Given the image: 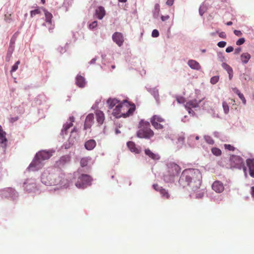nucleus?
Listing matches in <instances>:
<instances>
[{
	"instance_id": "58836bf2",
	"label": "nucleus",
	"mask_w": 254,
	"mask_h": 254,
	"mask_svg": "<svg viewBox=\"0 0 254 254\" xmlns=\"http://www.w3.org/2000/svg\"><path fill=\"white\" fill-rule=\"evenodd\" d=\"M211 152L212 153L216 155V156H219L221 154V151L220 149L216 148V147H213L211 148Z\"/></svg>"
},
{
	"instance_id": "0eeeda50",
	"label": "nucleus",
	"mask_w": 254,
	"mask_h": 254,
	"mask_svg": "<svg viewBox=\"0 0 254 254\" xmlns=\"http://www.w3.org/2000/svg\"><path fill=\"white\" fill-rule=\"evenodd\" d=\"M140 129L137 132V136L139 138L149 139L152 137L154 132L150 128V123L144 120H141L139 123Z\"/></svg>"
},
{
	"instance_id": "1a4fd4ad",
	"label": "nucleus",
	"mask_w": 254,
	"mask_h": 254,
	"mask_svg": "<svg viewBox=\"0 0 254 254\" xmlns=\"http://www.w3.org/2000/svg\"><path fill=\"white\" fill-rule=\"evenodd\" d=\"M201 101L202 100H197L196 99H193L190 100L186 102L185 104V107L190 115L194 116L195 115L192 109L197 108Z\"/></svg>"
},
{
	"instance_id": "4d7b16f0",
	"label": "nucleus",
	"mask_w": 254,
	"mask_h": 254,
	"mask_svg": "<svg viewBox=\"0 0 254 254\" xmlns=\"http://www.w3.org/2000/svg\"><path fill=\"white\" fill-rule=\"evenodd\" d=\"M216 33L219 34V36L223 39H225L226 38V34L224 32H219L218 31H216Z\"/></svg>"
},
{
	"instance_id": "13d9d810",
	"label": "nucleus",
	"mask_w": 254,
	"mask_h": 254,
	"mask_svg": "<svg viewBox=\"0 0 254 254\" xmlns=\"http://www.w3.org/2000/svg\"><path fill=\"white\" fill-rule=\"evenodd\" d=\"M14 50V45H9L7 52H9V54H12Z\"/></svg>"
},
{
	"instance_id": "f3484780",
	"label": "nucleus",
	"mask_w": 254,
	"mask_h": 254,
	"mask_svg": "<svg viewBox=\"0 0 254 254\" xmlns=\"http://www.w3.org/2000/svg\"><path fill=\"white\" fill-rule=\"evenodd\" d=\"M199 137L198 135H190L188 138V144L191 147H194L198 144V140Z\"/></svg>"
},
{
	"instance_id": "412c9836",
	"label": "nucleus",
	"mask_w": 254,
	"mask_h": 254,
	"mask_svg": "<svg viewBox=\"0 0 254 254\" xmlns=\"http://www.w3.org/2000/svg\"><path fill=\"white\" fill-rule=\"evenodd\" d=\"M147 90L153 96L156 103H160V99L158 89L156 87L147 88Z\"/></svg>"
},
{
	"instance_id": "09e8293b",
	"label": "nucleus",
	"mask_w": 254,
	"mask_h": 254,
	"mask_svg": "<svg viewBox=\"0 0 254 254\" xmlns=\"http://www.w3.org/2000/svg\"><path fill=\"white\" fill-rule=\"evenodd\" d=\"M40 10L39 9H36L33 10L31 11L30 14L31 16L33 17L35 16L36 14L40 13Z\"/></svg>"
},
{
	"instance_id": "a211bd4d",
	"label": "nucleus",
	"mask_w": 254,
	"mask_h": 254,
	"mask_svg": "<svg viewBox=\"0 0 254 254\" xmlns=\"http://www.w3.org/2000/svg\"><path fill=\"white\" fill-rule=\"evenodd\" d=\"M94 122V117L93 114H88L85 119L84 128L85 129L90 128Z\"/></svg>"
},
{
	"instance_id": "37998d69",
	"label": "nucleus",
	"mask_w": 254,
	"mask_h": 254,
	"mask_svg": "<svg viewBox=\"0 0 254 254\" xmlns=\"http://www.w3.org/2000/svg\"><path fill=\"white\" fill-rule=\"evenodd\" d=\"M219 79V76H214L211 78L210 79V83L212 84H215L216 83H217Z\"/></svg>"
},
{
	"instance_id": "0e129e2a",
	"label": "nucleus",
	"mask_w": 254,
	"mask_h": 254,
	"mask_svg": "<svg viewBox=\"0 0 254 254\" xmlns=\"http://www.w3.org/2000/svg\"><path fill=\"white\" fill-rule=\"evenodd\" d=\"M234 33L235 35L237 36H241L242 35V33L240 30H235L234 31Z\"/></svg>"
},
{
	"instance_id": "49530a36",
	"label": "nucleus",
	"mask_w": 254,
	"mask_h": 254,
	"mask_svg": "<svg viewBox=\"0 0 254 254\" xmlns=\"http://www.w3.org/2000/svg\"><path fill=\"white\" fill-rule=\"evenodd\" d=\"M97 26V21H94L91 23L89 24V28L90 29L93 30L95 29Z\"/></svg>"
},
{
	"instance_id": "aec40b11",
	"label": "nucleus",
	"mask_w": 254,
	"mask_h": 254,
	"mask_svg": "<svg viewBox=\"0 0 254 254\" xmlns=\"http://www.w3.org/2000/svg\"><path fill=\"white\" fill-rule=\"evenodd\" d=\"M128 149L132 153L139 154L141 151V147H136L135 144L132 141H128L127 143Z\"/></svg>"
},
{
	"instance_id": "5fc2aeb1",
	"label": "nucleus",
	"mask_w": 254,
	"mask_h": 254,
	"mask_svg": "<svg viewBox=\"0 0 254 254\" xmlns=\"http://www.w3.org/2000/svg\"><path fill=\"white\" fill-rule=\"evenodd\" d=\"M176 100L177 102L179 104H184L185 103V99L182 97H177L176 98Z\"/></svg>"
},
{
	"instance_id": "dca6fc26",
	"label": "nucleus",
	"mask_w": 254,
	"mask_h": 254,
	"mask_svg": "<svg viewBox=\"0 0 254 254\" xmlns=\"http://www.w3.org/2000/svg\"><path fill=\"white\" fill-rule=\"evenodd\" d=\"M105 14L106 11L104 7L102 6H99L97 7L95 10L94 16L100 20H101L105 15Z\"/></svg>"
},
{
	"instance_id": "9d476101",
	"label": "nucleus",
	"mask_w": 254,
	"mask_h": 254,
	"mask_svg": "<svg viewBox=\"0 0 254 254\" xmlns=\"http://www.w3.org/2000/svg\"><path fill=\"white\" fill-rule=\"evenodd\" d=\"M23 188L28 192H34L37 190L36 181L34 179H28L23 183Z\"/></svg>"
},
{
	"instance_id": "b1692460",
	"label": "nucleus",
	"mask_w": 254,
	"mask_h": 254,
	"mask_svg": "<svg viewBox=\"0 0 254 254\" xmlns=\"http://www.w3.org/2000/svg\"><path fill=\"white\" fill-rule=\"evenodd\" d=\"M69 123H66L63 126V128L61 130V134L63 135L64 134H66V131L68 128H69L71 126H72V123L74 121V118L73 117H69Z\"/></svg>"
},
{
	"instance_id": "f704fd0d",
	"label": "nucleus",
	"mask_w": 254,
	"mask_h": 254,
	"mask_svg": "<svg viewBox=\"0 0 254 254\" xmlns=\"http://www.w3.org/2000/svg\"><path fill=\"white\" fill-rule=\"evenodd\" d=\"M185 140V136L184 135H181L179 136L177 139V143L178 144V146L182 147L184 144Z\"/></svg>"
},
{
	"instance_id": "6e6d98bb",
	"label": "nucleus",
	"mask_w": 254,
	"mask_h": 254,
	"mask_svg": "<svg viewBox=\"0 0 254 254\" xmlns=\"http://www.w3.org/2000/svg\"><path fill=\"white\" fill-rule=\"evenodd\" d=\"M226 45V42L225 41H220L217 43V46L220 48H224Z\"/></svg>"
},
{
	"instance_id": "338daca9",
	"label": "nucleus",
	"mask_w": 254,
	"mask_h": 254,
	"mask_svg": "<svg viewBox=\"0 0 254 254\" xmlns=\"http://www.w3.org/2000/svg\"><path fill=\"white\" fill-rule=\"evenodd\" d=\"M234 50V48L232 46H229L226 49V52L227 53H230Z\"/></svg>"
},
{
	"instance_id": "7ed1b4c3",
	"label": "nucleus",
	"mask_w": 254,
	"mask_h": 254,
	"mask_svg": "<svg viewBox=\"0 0 254 254\" xmlns=\"http://www.w3.org/2000/svg\"><path fill=\"white\" fill-rule=\"evenodd\" d=\"M54 152H55V150L53 149L40 151L36 154L27 169L30 171H36L39 170L44 166V161L49 159Z\"/></svg>"
},
{
	"instance_id": "bb28decb",
	"label": "nucleus",
	"mask_w": 254,
	"mask_h": 254,
	"mask_svg": "<svg viewBox=\"0 0 254 254\" xmlns=\"http://www.w3.org/2000/svg\"><path fill=\"white\" fill-rule=\"evenodd\" d=\"M96 146V142L95 140L91 139L86 141L84 143V147L88 150H93Z\"/></svg>"
},
{
	"instance_id": "e433bc0d",
	"label": "nucleus",
	"mask_w": 254,
	"mask_h": 254,
	"mask_svg": "<svg viewBox=\"0 0 254 254\" xmlns=\"http://www.w3.org/2000/svg\"><path fill=\"white\" fill-rule=\"evenodd\" d=\"M152 126L157 129H161L163 128V126L155 121H150Z\"/></svg>"
},
{
	"instance_id": "39448f33",
	"label": "nucleus",
	"mask_w": 254,
	"mask_h": 254,
	"mask_svg": "<svg viewBox=\"0 0 254 254\" xmlns=\"http://www.w3.org/2000/svg\"><path fill=\"white\" fill-rule=\"evenodd\" d=\"M181 171L180 167L174 162L167 164V169L163 175V180L166 183H173L175 182Z\"/></svg>"
},
{
	"instance_id": "79ce46f5",
	"label": "nucleus",
	"mask_w": 254,
	"mask_h": 254,
	"mask_svg": "<svg viewBox=\"0 0 254 254\" xmlns=\"http://www.w3.org/2000/svg\"><path fill=\"white\" fill-rule=\"evenodd\" d=\"M20 62L19 61H17L12 66L11 69L10 70L11 72H15L18 67V65L20 64Z\"/></svg>"
},
{
	"instance_id": "5701e85b",
	"label": "nucleus",
	"mask_w": 254,
	"mask_h": 254,
	"mask_svg": "<svg viewBox=\"0 0 254 254\" xmlns=\"http://www.w3.org/2000/svg\"><path fill=\"white\" fill-rule=\"evenodd\" d=\"M187 64L192 69L200 70L201 68L200 64L195 60H190L188 61Z\"/></svg>"
},
{
	"instance_id": "e2e57ef3",
	"label": "nucleus",
	"mask_w": 254,
	"mask_h": 254,
	"mask_svg": "<svg viewBox=\"0 0 254 254\" xmlns=\"http://www.w3.org/2000/svg\"><path fill=\"white\" fill-rule=\"evenodd\" d=\"M169 18H170V16L168 15H167L165 16L162 15L161 16V19L162 21H163L167 20L168 19H169Z\"/></svg>"
},
{
	"instance_id": "f257e3e1",
	"label": "nucleus",
	"mask_w": 254,
	"mask_h": 254,
	"mask_svg": "<svg viewBox=\"0 0 254 254\" xmlns=\"http://www.w3.org/2000/svg\"><path fill=\"white\" fill-rule=\"evenodd\" d=\"M71 174L65 175L54 168L45 170L41 175L42 183L46 186H59L60 188H67L70 187Z\"/></svg>"
},
{
	"instance_id": "4be33fe9",
	"label": "nucleus",
	"mask_w": 254,
	"mask_h": 254,
	"mask_svg": "<svg viewBox=\"0 0 254 254\" xmlns=\"http://www.w3.org/2000/svg\"><path fill=\"white\" fill-rule=\"evenodd\" d=\"M247 165L249 168L250 176L254 178V159L247 160Z\"/></svg>"
},
{
	"instance_id": "ddd939ff",
	"label": "nucleus",
	"mask_w": 254,
	"mask_h": 254,
	"mask_svg": "<svg viewBox=\"0 0 254 254\" xmlns=\"http://www.w3.org/2000/svg\"><path fill=\"white\" fill-rule=\"evenodd\" d=\"M76 131L75 130V129L74 128L71 131V134L68 138L67 142L65 143L63 145V147H64V148L65 149L69 148L76 142Z\"/></svg>"
},
{
	"instance_id": "c756f323",
	"label": "nucleus",
	"mask_w": 254,
	"mask_h": 254,
	"mask_svg": "<svg viewBox=\"0 0 254 254\" xmlns=\"http://www.w3.org/2000/svg\"><path fill=\"white\" fill-rule=\"evenodd\" d=\"M251 58V55L248 53H243L240 56L241 63L243 64H247Z\"/></svg>"
},
{
	"instance_id": "603ef678",
	"label": "nucleus",
	"mask_w": 254,
	"mask_h": 254,
	"mask_svg": "<svg viewBox=\"0 0 254 254\" xmlns=\"http://www.w3.org/2000/svg\"><path fill=\"white\" fill-rule=\"evenodd\" d=\"M151 35L154 38L158 37L159 35V31L157 29H154L152 32Z\"/></svg>"
},
{
	"instance_id": "ea45409f",
	"label": "nucleus",
	"mask_w": 254,
	"mask_h": 254,
	"mask_svg": "<svg viewBox=\"0 0 254 254\" xmlns=\"http://www.w3.org/2000/svg\"><path fill=\"white\" fill-rule=\"evenodd\" d=\"M204 138L205 141L209 144H213L214 143L213 139L210 136L205 135L204 136Z\"/></svg>"
},
{
	"instance_id": "7c9ffc66",
	"label": "nucleus",
	"mask_w": 254,
	"mask_h": 254,
	"mask_svg": "<svg viewBox=\"0 0 254 254\" xmlns=\"http://www.w3.org/2000/svg\"><path fill=\"white\" fill-rule=\"evenodd\" d=\"M70 161V157L69 156L65 155L61 157L60 160L57 162L58 165L64 166Z\"/></svg>"
},
{
	"instance_id": "6e6552de",
	"label": "nucleus",
	"mask_w": 254,
	"mask_h": 254,
	"mask_svg": "<svg viewBox=\"0 0 254 254\" xmlns=\"http://www.w3.org/2000/svg\"><path fill=\"white\" fill-rule=\"evenodd\" d=\"M230 164L231 168L238 169H243L246 178L248 176L247 168L245 166L243 159L239 156L232 155L230 158Z\"/></svg>"
},
{
	"instance_id": "a878e982",
	"label": "nucleus",
	"mask_w": 254,
	"mask_h": 254,
	"mask_svg": "<svg viewBox=\"0 0 254 254\" xmlns=\"http://www.w3.org/2000/svg\"><path fill=\"white\" fill-rule=\"evenodd\" d=\"M121 102L116 98H109L107 101V104L110 109H112L116 107L118 104H120Z\"/></svg>"
},
{
	"instance_id": "864d4df0",
	"label": "nucleus",
	"mask_w": 254,
	"mask_h": 254,
	"mask_svg": "<svg viewBox=\"0 0 254 254\" xmlns=\"http://www.w3.org/2000/svg\"><path fill=\"white\" fill-rule=\"evenodd\" d=\"M224 147L225 149L230 151H233L235 149V147L230 144H226L224 145Z\"/></svg>"
},
{
	"instance_id": "c9c22d12",
	"label": "nucleus",
	"mask_w": 254,
	"mask_h": 254,
	"mask_svg": "<svg viewBox=\"0 0 254 254\" xmlns=\"http://www.w3.org/2000/svg\"><path fill=\"white\" fill-rule=\"evenodd\" d=\"M151 121H155L157 123H161L164 122V120L163 118L157 115L153 116L151 119Z\"/></svg>"
},
{
	"instance_id": "20e7f679",
	"label": "nucleus",
	"mask_w": 254,
	"mask_h": 254,
	"mask_svg": "<svg viewBox=\"0 0 254 254\" xmlns=\"http://www.w3.org/2000/svg\"><path fill=\"white\" fill-rule=\"evenodd\" d=\"M113 109L112 115L116 118H127L132 114L135 110V106L134 104H130L127 100H124Z\"/></svg>"
},
{
	"instance_id": "052dcab7",
	"label": "nucleus",
	"mask_w": 254,
	"mask_h": 254,
	"mask_svg": "<svg viewBox=\"0 0 254 254\" xmlns=\"http://www.w3.org/2000/svg\"><path fill=\"white\" fill-rule=\"evenodd\" d=\"M15 41H16V37H15L14 36H13L10 40L9 45H14Z\"/></svg>"
},
{
	"instance_id": "2f4dec72",
	"label": "nucleus",
	"mask_w": 254,
	"mask_h": 254,
	"mask_svg": "<svg viewBox=\"0 0 254 254\" xmlns=\"http://www.w3.org/2000/svg\"><path fill=\"white\" fill-rule=\"evenodd\" d=\"M5 132L2 130V127L0 126V143L4 144V146H6V142L7 139L5 137Z\"/></svg>"
},
{
	"instance_id": "a18cd8bd",
	"label": "nucleus",
	"mask_w": 254,
	"mask_h": 254,
	"mask_svg": "<svg viewBox=\"0 0 254 254\" xmlns=\"http://www.w3.org/2000/svg\"><path fill=\"white\" fill-rule=\"evenodd\" d=\"M204 194V190H200L196 192L195 197L197 198H201Z\"/></svg>"
},
{
	"instance_id": "69168bd1",
	"label": "nucleus",
	"mask_w": 254,
	"mask_h": 254,
	"mask_svg": "<svg viewBox=\"0 0 254 254\" xmlns=\"http://www.w3.org/2000/svg\"><path fill=\"white\" fill-rule=\"evenodd\" d=\"M233 91L236 93L238 96L239 95V94L241 93V92L240 90L236 87H234L232 88Z\"/></svg>"
},
{
	"instance_id": "6ab92c4d",
	"label": "nucleus",
	"mask_w": 254,
	"mask_h": 254,
	"mask_svg": "<svg viewBox=\"0 0 254 254\" xmlns=\"http://www.w3.org/2000/svg\"><path fill=\"white\" fill-rule=\"evenodd\" d=\"M212 189L217 193L222 192L224 190L223 184L219 181H215L212 185Z\"/></svg>"
},
{
	"instance_id": "cd10ccee",
	"label": "nucleus",
	"mask_w": 254,
	"mask_h": 254,
	"mask_svg": "<svg viewBox=\"0 0 254 254\" xmlns=\"http://www.w3.org/2000/svg\"><path fill=\"white\" fill-rule=\"evenodd\" d=\"M145 154L151 159L154 160H158L160 159V157L158 153L152 152L149 149H146L144 150Z\"/></svg>"
},
{
	"instance_id": "680f3d73",
	"label": "nucleus",
	"mask_w": 254,
	"mask_h": 254,
	"mask_svg": "<svg viewBox=\"0 0 254 254\" xmlns=\"http://www.w3.org/2000/svg\"><path fill=\"white\" fill-rule=\"evenodd\" d=\"M12 55V54H9V52H7V54L5 57V61L6 62H8L10 60Z\"/></svg>"
},
{
	"instance_id": "de8ad7c7",
	"label": "nucleus",
	"mask_w": 254,
	"mask_h": 254,
	"mask_svg": "<svg viewBox=\"0 0 254 254\" xmlns=\"http://www.w3.org/2000/svg\"><path fill=\"white\" fill-rule=\"evenodd\" d=\"M205 11V8L203 5H200L199 8V13L200 16H202Z\"/></svg>"
},
{
	"instance_id": "9b49d317",
	"label": "nucleus",
	"mask_w": 254,
	"mask_h": 254,
	"mask_svg": "<svg viewBox=\"0 0 254 254\" xmlns=\"http://www.w3.org/2000/svg\"><path fill=\"white\" fill-rule=\"evenodd\" d=\"M45 22L42 24V26L48 27L50 32H52L54 28L55 25L53 23L52 18L53 15L46 10H44Z\"/></svg>"
},
{
	"instance_id": "c03bdc74",
	"label": "nucleus",
	"mask_w": 254,
	"mask_h": 254,
	"mask_svg": "<svg viewBox=\"0 0 254 254\" xmlns=\"http://www.w3.org/2000/svg\"><path fill=\"white\" fill-rule=\"evenodd\" d=\"M217 57H218V59L220 62H223L226 61V59H225V57L224 56L222 53H221V52L218 53Z\"/></svg>"
},
{
	"instance_id": "a19ab883",
	"label": "nucleus",
	"mask_w": 254,
	"mask_h": 254,
	"mask_svg": "<svg viewBox=\"0 0 254 254\" xmlns=\"http://www.w3.org/2000/svg\"><path fill=\"white\" fill-rule=\"evenodd\" d=\"M89 161V159L88 158H83L80 160V165L81 167H85L87 165Z\"/></svg>"
},
{
	"instance_id": "473e14b6",
	"label": "nucleus",
	"mask_w": 254,
	"mask_h": 254,
	"mask_svg": "<svg viewBox=\"0 0 254 254\" xmlns=\"http://www.w3.org/2000/svg\"><path fill=\"white\" fill-rule=\"evenodd\" d=\"M160 11V5L158 3H156L154 6V9L153 11V17L155 18H157L159 16Z\"/></svg>"
},
{
	"instance_id": "f03ea898",
	"label": "nucleus",
	"mask_w": 254,
	"mask_h": 254,
	"mask_svg": "<svg viewBox=\"0 0 254 254\" xmlns=\"http://www.w3.org/2000/svg\"><path fill=\"white\" fill-rule=\"evenodd\" d=\"M202 175L200 171L197 169L184 170L178 180V187L180 188H187L196 191L201 186Z\"/></svg>"
},
{
	"instance_id": "4468645a",
	"label": "nucleus",
	"mask_w": 254,
	"mask_h": 254,
	"mask_svg": "<svg viewBox=\"0 0 254 254\" xmlns=\"http://www.w3.org/2000/svg\"><path fill=\"white\" fill-rule=\"evenodd\" d=\"M9 193H13V197H18V193L13 189L9 188L0 190V196L1 197H7L9 196Z\"/></svg>"
},
{
	"instance_id": "72a5a7b5",
	"label": "nucleus",
	"mask_w": 254,
	"mask_h": 254,
	"mask_svg": "<svg viewBox=\"0 0 254 254\" xmlns=\"http://www.w3.org/2000/svg\"><path fill=\"white\" fill-rule=\"evenodd\" d=\"M222 107L224 114L227 115L229 113V106L225 101L222 102Z\"/></svg>"
},
{
	"instance_id": "774afa93",
	"label": "nucleus",
	"mask_w": 254,
	"mask_h": 254,
	"mask_svg": "<svg viewBox=\"0 0 254 254\" xmlns=\"http://www.w3.org/2000/svg\"><path fill=\"white\" fill-rule=\"evenodd\" d=\"M182 122H186L187 121H189L188 116L187 115L184 116L181 119Z\"/></svg>"
},
{
	"instance_id": "4c0bfd02",
	"label": "nucleus",
	"mask_w": 254,
	"mask_h": 254,
	"mask_svg": "<svg viewBox=\"0 0 254 254\" xmlns=\"http://www.w3.org/2000/svg\"><path fill=\"white\" fill-rule=\"evenodd\" d=\"M221 66L225 70L227 71L228 73L230 72L231 71H233L232 68L225 63L223 62Z\"/></svg>"
},
{
	"instance_id": "8fccbe9b",
	"label": "nucleus",
	"mask_w": 254,
	"mask_h": 254,
	"mask_svg": "<svg viewBox=\"0 0 254 254\" xmlns=\"http://www.w3.org/2000/svg\"><path fill=\"white\" fill-rule=\"evenodd\" d=\"M245 42V39L244 38H241L238 39L236 42V44L238 46L241 45L243 44Z\"/></svg>"
},
{
	"instance_id": "c85d7f7f",
	"label": "nucleus",
	"mask_w": 254,
	"mask_h": 254,
	"mask_svg": "<svg viewBox=\"0 0 254 254\" xmlns=\"http://www.w3.org/2000/svg\"><path fill=\"white\" fill-rule=\"evenodd\" d=\"M96 120L97 123L101 125L103 124L105 120L104 114L101 111H97L96 112Z\"/></svg>"
},
{
	"instance_id": "393cba45",
	"label": "nucleus",
	"mask_w": 254,
	"mask_h": 254,
	"mask_svg": "<svg viewBox=\"0 0 254 254\" xmlns=\"http://www.w3.org/2000/svg\"><path fill=\"white\" fill-rule=\"evenodd\" d=\"M75 83L80 88H83L85 86L86 81L84 77L78 75L76 77Z\"/></svg>"
},
{
	"instance_id": "bf43d9fd",
	"label": "nucleus",
	"mask_w": 254,
	"mask_h": 254,
	"mask_svg": "<svg viewBox=\"0 0 254 254\" xmlns=\"http://www.w3.org/2000/svg\"><path fill=\"white\" fill-rule=\"evenodd\" d=\"M58 51L61 54H63L66 51V49L65 47H59L57 49Z\"/></svg>"
},
{
	"instance_id": "423d86ee",
	"label": "nucleus",
	"mask_w": 254,
	"mask_h": 254,
	"mask_svg": "<svg viewBox=\"0 0 254 254\" xmlns=\"http://www.w3.org/2000/svg\"><path fill=\"white\" fill-rule=\"evenodd\" d=\"M77 173H74L72 175L70 180V186L73 182H74L75 186L79 189L84 190L92 185L93 179L89 175L81 174L78 176L76 178Z\"/></svg>"
},
{
	"instance_id": "f8f14e48",
	"label": "nucleus",
	"mask_w": 254,
	"mask_h": 254,
	"mask_svg": "<svg viewBox=\"0 0 254 254\" xmlns=\"http://www.w3.org/2000/svg\"><path fill=\"white\" fill-rule=\"evenodd\" d=\"M152 187L156 191L159 192L161 197L163 199H168L170 198L171 195L167 190L163 188L157 184H153Z\"/></svg>"
},
{
	"instance_id": "2eb2a0df",
	"label": "nucleus",
	"mask_w": 254,
	"mask_h": 254,
	"mask_svg": "<svg viewBox=\"0 0 254 254\" xmlns=\"http://www.w3.org/2000/svg\"><path fill=\"white\" fill-rule=\"evenodd\" d=\"M113 41L119 46L121 47L124 42V37L122 33L115 32L112 36Z\"/></svg>"
},
{
	"instance_id": "3c124183",
	"label": "nucleus",
	"mask_w": 254,
	"mask_h": 254,
	"mask_svg": "<svg viewBox=\"0 0 254 254\" xmlns=\"http://www.w3.org/2000/svg\"><path fill=\"white\" fill-rule=\"evenodd\" d=\"M238 96H239V98L242 100L243 103L244 105H246L247 103V101H246V99H245L244 95L241 93L240 94H239Z\"/></svg>"
}]
</instances>
